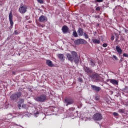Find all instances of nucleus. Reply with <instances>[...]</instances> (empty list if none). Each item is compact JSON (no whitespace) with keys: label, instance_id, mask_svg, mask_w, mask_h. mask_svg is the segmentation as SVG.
<instances>
[{"label":"nucleus","instance_id":"4468645a","mask_svg":"<svg viewBox=\"0 0 128 128\" xmlns=\"http://www.w3.org/2000/svg\"><path fill=\"white\" fill-rule=\"evenodd\" d=\"M62 32L64 34H66L68 32V26H64L62 27Z\"/></svg>","mask_w":128,"mask_h":128},{"label":"nucleus","instance_id":"dca6fc26","mask_svg":"<svg viewBox=\"0 0 128 128\" xmlns=\"http://www.w3.org/2000/svg\"><path fill=\"white\" fill-rule=\"evenodd\" d=\"M46 64L50 66V68H52V66H54V64H52V62L50 60H47L46 62Z\"/></svg>","mask_w":128,"mask_h":128},{"label":"nucleus","instance_id":"4c0bfd02","mask_svg":"<svg viewBox=\"0 0 128 128\" xmlns=\"http://www.w3.org/2000/svg\"><path fill=\"white\" fill-rule=\"evenodd\" d=\"M22 108H26V104H23Z\"/></svg>","mask_w":128,"mask_h":128},{"label":"nucleus","instance_id":"ea45409f","mask_svg":"<svg viewBox=\"0 0 128 128\" xmlns=\"http://www.w3.org/2000/svg\"><path fill=\"white\" fill-rule=\"evenodd\" d=\"M14 34H18V32L16 31V30H15L14 31Z\"/></svg>","mask_w":128,"mask_h":128},{"label":"nucleus","instance_id":"a19ab883","mask_svg":"<svg viewBox=\"0 0 128 128\" xmlns=\"http://www.w3.org/2000/svg\"><path fill=\"white\" fill-rule=\"evenodd\" d=\"M41 26L42 28H44V25H42Z\"/></svg>","mask_w":128,"mask_h":128},{"label":"nucleus","instance_id":"c03bdc74","mask_svg":"<svg viewBox=\"0 0 128 128\" xmlns=\"http://www.w3.org/2000/svg\"><path fill=\"white\" fill-rule=\"evenodd\" d=\"M42 116H46V114H42Z\"/></svg>","mask_w":128,"mask_h":128},{"label":"nucleus","instance_id":"6ab92c4d","mask_svg":"<svg viewBox=\"0 0 128 128\" xmlns=\"http://www.w3.org/2000/svg\"><path fill=\"white\" fill-rule=\"evenodd\" d=\"M92 40L93 44H100V40L92 39Z\"/></svg>","mask_w":128,"mask_h":128},{"label":"nucleus","instance_id":"f257e3e1","mask_svg":"<svg viewBox=\"0 0 128 128\" xmlns=\"http://www.w3.org/2000/svg\"><path fill=\"white\" fill-rule=\"evenodd\" d=\"M70 52L71 54L70 53L66 54V56L68 60L71 62H72L74 61L76 64H78L80 58L78 56V53L76 52L71 51Z\"/></svg>","mask_w":128,"mask_h":128},{"label":"nucleus","instance_id":"423d86ee","mask_svg":"<svg viewBox=\"0 0 128 128\" xmlns=\"http://www.w3.org/2000/svg\"><path fill=\"white\" fill-rule=\"evenodd\" d=\"M88 42L84 39H78L75 41L76 44H86Z\"/></svg>","mask_w":128,"mask_h":128},{"label":"nucleus","instance_id":"c85d7f7f","mask_svg":"<svg viewBox=\"0 0 128 128\" xmlns=\"http://www.w3.org/2000/svg\"><path fill=\"white\" fill-rule=\"evenodd\" d=\"M104 0H96V2H102Z\"/></svg>","mask_w":128,"mask_h":128},{"label":"nucleus","instance_id":"5701e85b","mask_svg":"<svg viewBox=\"0 0 128 128\" xmlns=\"http://www.w3.org/2000/svg\"><path fill=\"white\" fill-rule=\"evenodd\" d=\"M14 115H12V114H9L8 115V120H10V118H14Z\"/></svg>","mask_w":128,"mask_h":128},{"label":"nucleus","instance_id":"c9c22d12","mask_svg":"<svg viewBox=\"0 0 128 128\" xmlns=\"http://www.w3.org/2000/svg\"><path fill=\"white\" fill-rule=\"evenodd\" d=\"M114 40V35L112 36L111 40Z\"/></svg>","mask_w":128,"mask_h":128},{"label":"nucleus","instance_id":"ddd939ff","mask_svg":"<svg viewBox=\"0 0 128 128\" xmlns=\"http://www.w3.org/2000/svg\"><path fill=\"white\" fill-rule=\"evenodd\" d=\"M110 82L114 86H118V81L114 79H110Z\"/></svg>","mask_w":128,"mask_h":128},{"label":"nucleus","instance_id":"9b49d317","mask_svg":"<svg viewBox=\"0 0 128 128\" xmlns=\"http://www.w3.org/2000/svg\"><path fill=\"white\" fill-rule=\"evenodd\" d=\"M84 70L85 72L88 73V74H92V70H90V68L88 67L84 66Z\"/></svg>","mask_w":128,"mask_h":128},{"label":"nucleus","instance_id":"0eeeda50","mask_svg":"<svg viewBox=\"0 0 128 128\" xmlns=\"http://www.w3.org/2000/svg\"><path fill=\"white\" fill-rule=\"evenodd\" d=\"M28 7L26 6H23L19 8V12L20 14H25L26 12Z\"/></svg>","mask_w":128,"mask_h":128},{"label":"nucleus","instance_id":"2f4dec72","mask_svg":"<svg viewBox=\"0 0 128 128\" xmlns=\"http://www.w3.org/2000/svg\"><path fill=\"white\" fill-rule=\"evenodd\" d=\"M113 58H114V60H118V57H116V55H114Z\"/></svg>","mask_w":128,"mask_h":128},{"label":"nucleus","instance_id":"a878e982","mask_svg":"<svg viewBox=\"0 0 128 128\" xmlns=\"http://www.w3.org/2000/svg\"><path fill=\"white\" fill-rule=\"evenodd\" d=\"M38 2H39V4H44V0H37Z\"/></svg>","mask_w":128,"mask_h":128},{"label":"nucleus","instance_id":"7ed1b4c3","mask_svg":"<svg viewBox=\"0 0 128 128\" xmlns=\"http://www.w3.org/2000/svg\"><path fill=\"white\" fill-rule=\"evenodd\" d=\"M90 77L92 78L93 82H98L100 80V76L98 74H94L90 75Z\"/></svg>","mask_w":128,"mask_h":128},{"label":"nucleus","instance_id":"6e6552de","mask_svg":"<svg viewBox=\"0 0 128 128\" xmlns=\"http://www.w3.org/2000/svg\"><path fill=\"white\" fill-rule=\"evenodd\" d=\"M48 18L44 16H41L38 18V21L40 22H46Z\"/></svg>","mask_w":128,"mask_h":128},{"label":"nucleus","instance_id":"9d476101","mask_svg":"<svg viewBox=\"0 0 128 128\" xmlns=\"http://www.w3.org/2000/svg\"><path fill=\"white\" fill-rule=\"evenodd\" d=\"M65 102H66V106H68V104H74V100L70 98H66L65 99Z\"/></svg>","mask_w":128,"mask_h":128},{"label":"nucleus","instance_id":"49530a36","mask_svg":"<svg viewBox=\"0 0 128 128\" xmlns=\"http://www.w3.org/2000/svg\"><path fill=\"white\" fill-rule=\"evenodd\" d=\"M89 40H90V38H89Z\"/></svg>","mask_w":128,"mask_h":128},{"label":"nucleus","instance_id":"a211bd4d","mask_svg":"<svg viewBox=\"0 0 128 128\" xmlns=\"http://www.w3.org/2000/svg\"><path fill=\"white\" fill-rule=\"evenodd\" d=\"M58 58L61 60V62H64V56L62 54H59L58 56Z\"/></svg>","mask_w":128,"mask_h":128},{"label":"nucleus","instance_id":"b1692460","mask_svg":"<svg viewBox=\"0 0 128 128\" xmlns=\"http://www.w3.org/2000/svg\"><path fill=\"white\" fill-rule=\"evenodd\" d=\"M24 99H20L19 100V104H24Z\"/></svg>","mask_w":128,"mask_h":128},{"label":"nucleus","instance_id":"4be33fe9","mask_svg":"<svg viewBox=\"0 0 128 128\" xmlns=\"http://www.w3.org/2000/svg\"><path fill=\"white\" fill-rule=\"evenodd\" d=\"M85 38L87 39L88 38V35L86 34V33L84 32L83 34Z\"/></svg>","mask_w":128,"mask_h":128},{"label":"nucleus","instance_id":"cd10ccee","mask_svg":"<svg viewBox=\"0 0 128 128\" xmlns=\"http://www.w3.org/2000/svg\"><path fill=\"white\" fill-rule=\"evenodd\" d=\"M90 64L91 66H96V64H94V62H92V60L90 61Z\"/></svg>","mask_w":128,"mask_h":128},{"label":"nucleus","instance_id":"412c9836","mask_svg":"<svg viewBox=\"0 0 128 128\" xmlns=\"http://www.w3.org/2000/svg\"><path fill=\"white\" fill-rule=\"evenodd\" d=\"M72 36H74V38H78V33L76 31H74L72 33Z\"/></svg>","mask_w":128,"mask_h":128},{"label":"nucleus","instance_id":"e433bc0d","mask_svg":"<svg viewBox=\"0 0 128 128\" xmlns=\"http://www.w3.org/2000/svg\"><path fill=\"white\" fill-rule=\"evenodd\" d=\"M124 32H126V34H128V30L127 29H124Z\"/></svg>","mask_w":128,"mask_h":128},{"label":"nucleus","instance_id":"37998d69","mask_svg":"<svg viewBox=\"0 0 128 128\" xmlns=\"http://www.w3.org/2000/svg\"><path fill=\"white\" fill-rule=\"evenodd\" d=\"M120 112H124V110H121Z\"/></svg>","mask_w":128,"mask_h":128},{"label":"nucleus","instance_id":"79ce46f5","mask_svg":"<svg viewBox=\"0 0 128 128\" xmlns=\"http://www.w3.org/2000/svg\"><path fill=\"white\" fill-rule=\"evenodd\" d=\"M120 61L122 62V59H120Z\"/></svg>","mask_w":128,"mask_h":128},{"label":"nucleus","instance_id":"1a4fd4ad","mask_svg":"<svg viewBox=\"0 0 128 128\" xmlns=\"http://www.w3.org/2000/svg\"><path fill=\"white\" fill-rule=\"evenodd\" d=\"M9 20L11 28L14 26V22L12 21V13L10 12L9 14Z\"/></svg>","mask_w":128,"mask_h":128},{"label":"nucleus","instance_id":"20e7f679","mask_svg":"<svg viewBox=\"0 0 128 128\" xmlns=\"http://www.w3.org/2000/svg\"><path fill=\"white\" fill-rule=\"evenodd\" d=\"M46 100V96L42 95L36 98V102H44Z\"/></svg>","mask_w":128,"mask_h":128},{"label":"nucleus","instance_id":"aec40b11","mask_svg":"<svg viewBox=\"0 0 128 128\" xmlns=\"http://www.w3.org/2000/svg\"><path fill=\"white\" fill-rule=\"evenodd\" d=\"M38 114H40V112H38V111L35 110L33 112V115L34 116H35V118H38Z\"/></svg>","mask_w":128,"mask_h":128},{"label":"nucleus","instance_id":"f704fd0d","mask_svg":"<svg viewBox=\"0 0 128 128\" xmlns=\"http://www.w3.org/2000/svg\"><path fill=\"white\" fill-rule=\"evenodd\" d=\"M15 116H14V118H16V116H20V114H18V113H16V114H15Z\"/></svg>","mask_w":128,"mask_h":128},{"label":"nucleus","instance_id":"c756f323","mask_svg":"<svg viewBox=\"0 0 128 128\" xmlns=\"http://www.w3.org/2000/svg\"><path fill=\"white\" fill-rule=\"evenodd\" d=\"M113 114H114V116H118V113H116V112H114L113 113Z\"/></svg>","mask_w":128,"mask_h":128},{"label":"nucleus","instance_id":"bb28decb","mask_svg":"<svg viewBox=\"0 0 128 128\" xmlns=\"http://www.w3.org/2000/svg\"><path fill=\"white\" fill-rule=\"evenodd\" d=\"M96 10L97 12H100V6L96 7Z\"/></svg>","mask_w":128,"mask_h":128},{"label":"nucleus","instance_id":"2eb2a0df","mask_svg":"<svg viewBox=\"0 0 128 128\" xmlns=\"http://www.w3.org/2000/svg\"><path fill=\"white\" fill-rule=\"evenodd\" d=\"M116 50L117 52H118V54H122V50L120 46H116Z\"/></svg>","mask_w":128,"mask_h":128},{"label":"nucleus","instance_id":"a18cd8bd","mask_svg":"<svg viewBox=\"0 0 128 128\" xmlns=\"http://www.w3.org/2000/svg\"><path fill=\"white\" fill-rule=\"evenodd\" d=\"M12 74H14V72H12Z\"/></svg>","mask_w":128,"mask_h":128},{"label":"nucleus","instance_id":"f8f14e48","mask_svg":"<svg viewBox=\"0 0 128 128\" xmlns=\"http://www.w3.org/2000/svg\"><path fill=\"white\" fill-rule=\"evenodd\" d=\"M91 88L94 90H95L96 92H100V90H102L100 87H98L94 85H92Z\"/></svg>","mask_w":128,"mask_h":128},{"label":"nucleus","instance_id":"72a5a7b5","mask_svg":"<svg viewBox=\"0 0 128 128\" xmlns=\"http://www.w3.org/2000/svg\"><path fill=\"white\" fill-rule=\"evenodd\" d=\"M102 46H103L104 48H106V46H108V44H102Z\"/></svg>","mask_w":128,"mask_h":128},{"label":"nucleus","instance_id":"f03ea898","mask_svg":"<svg viewBox=\"0 0 128 128\" xmlns=\"http://www.w3.org/2000/svg\"><path fill=\"white\" fill-rule=\"evenodd\" d=\"M22 96V92H18L17 93H14L10 96L11 100H16L18 98Z\"/></svg>","mask_w":128,"mask_h":128},{"label":"nucleus","instance_id":"7c9ffc66","mask_svg":"<svg viewBox=\"0 0 128 128\" xmlns=\"http://www.w3.org/2000/svg\"><path fill=\"white\" fill-rule=\"evenodd\" d=\"M90 118H83V120H90Z\"/></svg>","mask_w":128,"mask_h":128},{"label":"nucleus","instance_id":"473e14b6","mask_svg":"<svg viewBox=\"0 0 128 128\" xmlns=\"http://www.w3.org/2000/svg\"><path fill=\"white\" fill-rule=\"evenodd\" d=\"M78 82H82V78H78Z\"/></svg>","mask_w":128,"mask_h":128},{"label":"nucleus","instance_id":"58836bf2","mask_svg":"<svg viewBox=\"0 0 128 128\" xmlns=\"http://www.w3.org/2000/svg\"><path fill=\"white\" fill-rule=\"evenodd\" d=\"M18 108H22V105H21V104H18Z\"/></svg>","mask_w":128,"mask_h":128},{"label":"nucleus","instance_id":"39448f33","mask_svg":"<svg viewBox=\"0 0 128 128\" xmlns=\"http://www.w3.org/2000/svg\"><path fill=\"white\" fill-rule=\"evenodd\" d=\"M93 120H102V116L100 113L96 114L94 115Z\"/></svg>","mask_w":128,"mask_h":128},{"label":"nucleus","instance_id":"f3484780","mask_svg":"<svg viewBox=\"0 0 128 128\" xmlns=\"http://www.w3.org/2000/svg\"><path fill=\"white\" fill-rule=\"evenodd\" d=\"M78 36H84V29L82 28H79L78 30Z\"/></svg>","mask_w":128,"mask_h":128},{"label":"nucleus","instance_id":"393cba45","mask_svg":"<svg viewBox=\"0 0 128 128\" xmlns=\"http://www.w3.org/2000/svg\"><path fill=\"white\" fill-rule=\"evenodd\" d=\"M123 56H124L125 58H128V54L126 53H124L122 54Z\"/></svg>","mask_w":128,"mask_h":128}]
</instances>
